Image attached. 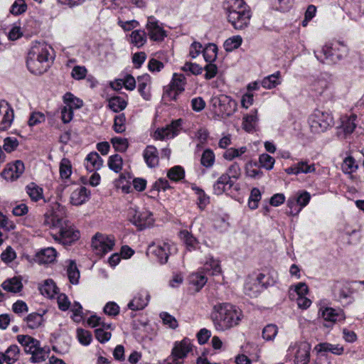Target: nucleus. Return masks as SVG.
I'll return each instance as SVG.
<instances>
[{
	"label": "nucleus",
	"mask_w": 364,
	"mask_h": 364,
	"mask_svg": "<svg viewBox=\"0 0 364 364\" xmlns=\"http://www.w3.org/2000/svg\"><path fill=\"white\" fill-rule=\"evenodd\" d=\"M55 210H51L45 215L44 224L52 228L59 229V235H53L55 240H59L64 245H70L77 240L80 232L64 219V208L57 205Z\"/></svg>",
	"instance_id": "f257e3e1"
},
{
	"label": "nucleus",
	"mask_w": 364,
	"mask_h": 364,
	"mask_svg": "<svg viewBox=\"0 0 364 364\" xmlns=\"http://www.w3.org/2000/svg\"><path fill=\"white\" fill-rule=\"evenodd\" d=\"M242 311L230 303H220L213 306L211 319L217 331H223L239 324Z\"/></svg>",
	"instance_id": "f03ea898"
},
{
	"label": "nucleus",
	"mask_w": 364,
	"mask_h": 364,
	"mask_svg": "<svg viewBox=\"0 0 364 364\" xmlns=\"http://www.w3.org/2000/svg\"><path fill=\"white\" fill-rule=\"evenodd\" d=\"M53 48L46 43L36 42L30 48L26 59L28 70L35 75H41L50 66Z\"/></svg>",
	"instance_id": "7ed1b4c3"
},
{
	"label": "nucleus",
	"mask_w": 364,
	"mask_h": 364,
	"mask_svg": "<svg viewBox=\"0 0 364 364\" xmlns=\"http://www.w3.org/2000/svg\"><path fill=\"white\" fill-rule=\"evenodd\" d=\"M243 4V0H235L228 11V21L235 29H242L250 22V11Z\"/></svg>",
	"instance_id": "20e7f679"
},
{
	"label": "nucleus",
	"mask_w": 364,
	"mask_h": 364,
	"mask_svg": "<svg viewBox=\"0 0 364 364\" xmlns=\"http://www.w3.org/2000/svg\"><path fill=\"white\" fill-rule=\"evenodd\" d=\"M311 132L314 134H321L333 125L332 115L326 111L316 109L309 117Z\"/></svg>",
	"instance_id": "39448f33"
},
{
	"label": "nucleus",
	"mask_w": 364,
	"mask_h": 364,
	"mask_svg": "<svg viewBox=\"0 0 364 364\" xmlns=\"http://www.w3.org/2000/svg\"><path fill=\"white\" fill-rule=\"evenodd\" d=\"M338 45L342 47V53H335L333 44L327 43L320 50L314 51L316 58L322 63L331 65L337 63L348 53V48L344 43H339Z\"/></svg>",
	"instance_id": "423d86ee"
},
{
	"label": "nucleus",
	"mask_w": 364,
	"mask_h": 364,
	"mask_svg": "<svg viewBox=\"0 0 364 364\" xmlns=\"http://www.w3.org/2000/svg\"><path fill=\"white\" fill-rule=\"evenodd\" d=\"M211 104L215 112L222 117L232 115L237 109V102L225 95L214 96L211 98Z\"/></svg>",
	"instance_id": "0eeeda50"
},
{
	"label": "nucleus",
	"mask_w": 364,
	"mask_h": 364,
	"mask_svg": "<svg viewBox=\"0 0 364 364\" xmlns=\"http://www.w3.org/2000/svg\"><path fill=\"white\" fill-rule=\"evenodd\" d=\"M127 218L140 230L151 226L154 222L151 212L147 210H139L136 205H130L128 208Z\"/></svg>",
	"instance_id": "6e6552de"
},
{
	"label": "nucleus",
	"mask_w": 364,
	"mask_h": 364,
	"mask_svg": "<svg viewBox=\"0 0 364 364\" xmlns=\"http://www.w3.org/2000/svg\"><path fill=\"white\" fill-rule=\"evenodd\" d=\"M311 344L307 341H295L288 348L289 355H293L294 364H309L310 361Z\"/></svg>",
	"instance_id": "1a4fd4ad"
},
{
	"label": "nucleus",
	"mask_w": 364,
	"mask_h": 364,
	"mask_svg": "<svg viewBox=\"0 0 364 364\" xmlns=\"http://www.w3.org/2000/svg\"><path fill=\"white\" fill-rule=\"evenodd\" d=\"M192 350V344L188 338H183L181 341L176 342L172 349L171 355L168 358L169 364H179V360L186 357Z\"/></svg>",
	"instance_id": "9d476101"
},
{
	"label": "nucleus",
	"mask_w": 364,
	"mask_h": 364,
	"mask_svg": "<svg viewBox=\"0 0 364 364\" xmlns=\"http://www.w3.org/2000/svg\"><path fill=\"white\" fill-rule=\"evenodd\" d=\"M114 245L112 237L97 233L92 240V246L97 255H103L111 251Z\"/></svg>",
	"instance_id": "9b49d317"
},
{
	"label": "nucleus",
	"mask_w": 364,
	"mask_h": 364,
	"mask_svg": "<svg viewBox=\"0 0 364 364\" xmlns=\"http://www.w3.org/2000/svg\"><path fill=\"white\" fill-rule=\"evenodd\" d=\"M146 253L155 257L161 264H164L168 261L170 244L168 242H159L157 245L152 243L149 245Z\"/></svg>",
	"instance_id": "f8f14e48"
},
{
	"label": "nucleus",
	"mask_w": 364,
	"mask_h": 364,
	"mask_svg": "<svg viewBox=\"0 0 364 364\" xmlns=\"http://www.w3.org/2000/svg\"><path fill=\"white\" fill-rule=\"evenodd\" d=\"M181 126V119L173 121L171 124L166 125V127L158 128L154 132V137L155 139L158 140L173 138L179 133Z\"/></svg>",
	"instance_id": "ddd939ff"
},
{
	"label": "nucleus",
	"mask_w": 364,
	"mask_h": 364,
	"mask_svg": "<svg viewBox=\"0 0 364 364\" xmlns=\"http://www.w3.org/2000/svg\"><path fill=\"white\" fill-rule=\"evenodd\" d=\"M14 118V113L11 105L5 100L0 101V131L9 129Z\"/></svg>",
	"instance_id": "4468645a"
},
{
	"label": "nucleus",
	"mask_w": 364,
	"mask_h": 364,
	"mask_svg": "<svg viewBox=\"0 0 364 364\" xmlns=\"http://www.w3.org/2000/svg\"><path fill=\"white\" fill-rule=\"evenodd\" d=\"M146 29L149 38L153 41H162L165 37V31L159 25V22L153 16L148 18Z\"/></svg>",
	"instance_id": "2eb2a0df"
},
{
	"label": "nucleus",
	"mask_w": 364,
	"mask_h": 364,
	"mask_svg": "<svg viewBox=\"0 0 364 364\" xmlns=\"http://www.w3.org/2000/svg\"><path fill=\"white\" fill-rule=\"evenodd\" d=\"M24 164L21 161H16L14 164H9L2 171V176L6 180H15L20 177L24 171Z\"/></svg>",
	"instance_id": "dca6fc26"
},
{
	"label": "nucleus",
	"mask_w": 364,
	"mask_h": 364,
	"mask_svg": "<svg viewBox=\"0 0 364 364\" xmlns=\"http://www.w3.org/2000/svg\"><path fill=\"white\" fill-rule=\"evenodd\" d=\"M17 341L24 347L25 352L31 354V356L33 353L36 352L37 349L41 348L40 342L28 335H18Z\"/></svg>",
	"instance_id": "f3484780"
},
{
	"label": "nucleus",
	"mask_w": 364,
	"mask_h": 364,
	"mask_svg": "<svg viewBox=\"0 0 364 364\" xmlns=\"http://www.w3.org/2000/svg\"><path fill=\"white\" fill-rule=\"evenodd\" d=\"M321 316L325 321L329 323H335L336 321H344L346 315L342 309H335L330 307H326L322 310Z\"/></svg>",
	"instance_id": "a211bd4d"
},
{
	"label": "nucleus",
	"mask_w": 364,
	"mask_h": 364,
	"mask_svg": "<svg viewBox=\"0 0 364 364\" xmlns=\"http://www.w3.org/2000/svg\"><path fill=\"white\" fill-rule=\"evenodd\" d=\"M89 194L85 187L80 186L71 193L70 203L74 205H80L87 200Z\"/></svg>",
	"instance_id": "6ab92c4d"
},
{
	"label": "nucleus",
	"mask_w": 364,
	"mask_h": 364,
	"mask_svg": "<svg viewBox=\"0 0 364 364\" xmlns=\"http://www.w3.org/2000/svg\"><path fill=\"white\" fill-rule=\"evenodd\" d=\"M149 300V294L147 292H139L128 304V308L132 311H139L144 309Z\"/></svg>",
	"instance_id": "aec40b11"
},
{
	"label": "nucleus",
	"mask_w": 364,
	"mask_h": 364,
	"mask_svg": "<svg viewBox=\"0 0 364 364\" xmlns=\"http://www.w3.org/2000/svg\"><path fill=\"white\" fill-rule=\"evenodd\" d=\"M103 160L97 152L90 153L85 158V166L86 169L92 172L100 169Z\"/></svg>",
	"instance_id": "412c9836"
},
{
	"label": "nucleus",
	"mask_w": 364,
	"mask_h": 364,
	"mask_svg": "<svg viewBox=\"0 0 364 364\" xmlns=\"http://www.w3.org/2000/svg\"><path fill=\"white\" fill-rule=\"evenodd\" d=\"M144 159L147 166L154 168L159 164V153L156 148L149 145L146 147L143 153Z\"/></svg>",
	"instance_id": "4be33fe9"
},
{
	"label": "nucleus",
	"mask_w": 364,
	"mask_h": 364,
	"mask_svg": "<svg viewBox=\"0 0 364 364\" xmlns=\"http://www.w3.org/2000/svg\"><path fill=\"white\" fill-rule=\"evenodd\" d=\"M234 185V182L230 180L229 176L223 173L215 181L213 185V191L216 195H221L228 188H231Z\"/></svg>",
	"instance_id": "5701e85b"
},
{
	"label": "nucleus",
	"mask_w": 364,
	"mask_h": 364,
	"mask_svg": "<svg viewBox=\"0 0 364 364\" xmlns=\"http://www.w3.org/2000/svg\"><path fill=\"white\" fill-rule=\"evenodd\" d=\"M138 80V90L141 97L145 100H149L151 98V93L149 89L147 87L150 83L151 78L147 74L139 76Z\"/></svg>",
	"instance_id": "b1692460"
},
{
	"label": "nucleus",
	"mask_w": 364,
	"mask_h": 364,
	"mask_svg": "<svg viewBox=\"0 0 364 364\" xmlns=\"http://www.w3.org/2000/svg\"><path fill=\"white\" fill-rule=\"evenodd\" d=\"M56 251L53 247H48L37 253L36 259L41 264H48L55 261Z\"/></svg>",
	"instance_id": "393cba45"
},
{
	"label": "nucleus",
	"mask_w": 364,
	"mask_h": 364,
	"mask_svg": "<svg viewBox=\"0 0 364 364\" xmlns=\"http://www.w3.org/2000/svg\"><path fill=\"white\" fill-rule=\"evenodd\" d=\"M318 353L331 352L335 355H341L343 353V347L339 344L333 345L329 343H321L314 348Z\"/></svg>",
	"instance_id": "a878e982"
},
{
	"label": "nucleus",
	"mask_w": 364,
	"mask_h": 364,
	"mask_svg": "<svg viewBox=\"0 0 364 364\" xmlns=\"http://www.w3.org/2000/svg\"><path fill=\"white\" fill-rule=\"evenodd\" d=\"M2 288L9 292L17 293L21 291L23 284L18 277H13L4 281L1 284Z\"/></svg>",
	"instance_id": "bb28decb"
},
{
	"label": "nucleus",
	"mask_w": 364,
	"mask_h": 364,
	"mask_svg": "<svg viewBox=\"0 0 364 364\" xmlns=\"http://www.w3.org/2000/svg\"><path fill=\"white\" fill-rule=\"evenodd\" d=\"M46 313L43 311V314L31 313L25 317L24 321H26L27 326L31 329H35L40 327L43 321V314Z\"/></svg>",
	"instance_id": "cd10ccee"
},
{
	"label": "nucleus",
	"mask_w": 364,
	"mask_h": 364,
	"mask_svg": "<svg viewBox=\"0 0 364 364\" xmlns=\"http://www.w3.org/2000/svg\"><path fill=\"white\" fill-rule=\"evenodd\" d=\"M281 73L277 71L274 74L269 75L262 79V86L265 89H272L281 84Z\"/></svg>",
	"instance_id": "c85d7f7f"
},
{
	"label": "nucleus",
	"mask_w": 364,
	"mask_h": 364,
	"mask_svg": "<svg viewBox=\"0 0 364 364\" xmlns=\"http://www.w3.org/2000/svg\"><path fill=\"white\" fill-rule=\"evenodd\" d=\"M357 116L354 114L350 116H345L342 119L341 129L346 134H350L356 127Z\"/></svg>",
	"instance_id": "c756f323"
},
{
	"label": "nucleus",
	"mask_w": 364,
	"mask_h": 364,
	"mask_svg": "<svg viewBox=\"0 0 364 364\" xmlns=\"http://www.w3.org/2000/svg\"><path fill=\"white\" fill-rule=\"evenodd\" d=\"M57 287L52 279H46L44 283L39 287L41 293L47 296L52 298L57 294Z\"/></svg>",
	"instance_id": "7c9ffc66"
},
{
	"label": "nucleus",
	"mask_w": 364,
	"mask_h": 364,
	"mask_svg": "<svg viewBox=\"0 0 364 364\" xmlns=\"http://www.w3.org/2000/svg\"><path fill=\"white\" fill-rule=\"evenodd\" d=\"M4 355L6 359V363L13 364L19 358L20 348L16 344L11 345L4 353Z\"/></svg>",
	"instance_id": "2f4dec72"
},
{
	"label": "nucleus",
	"mask_w": 364,
	"mask_h": 364,
	"mask_svg": "<svg viewBox=\"0 0 364 364\" xmlns=\"http://www.w3.org/2000/svg\"><path fill=\"white\" fill-rule=\"evenodd\" d=\"M146 42V34L141 30H135L130 34V43L136 48L142 47Z\"/></svg>",
	"instance_id": "473e14b6"
},
{
	"label": "nucleus",
	"mask_w": 364,
	"mask_h": 364,
	"mask_svg": "<svg viewBox=\"0 0 364 364\" xmlns=\"http://www.w3.org/2000/svg\"><path fill=\"white\" fill-rule=\"evenodd\" d=\"M26 190L32 201L37 202L43 198V188L34 183L28 184Z\"/></svg>",
	"instance_id": "72a5a7b5"
},
{
	"label": "nucleus",
	"mask_w": 364,
	"mask_h": 364,
	"mask_svg": "<svg viewBox=\"0 0 364 364\" xmlns=\"http://www.w3.org/2000/svg\"><path fill=\"white\" fill-rule=\"evenodd\" d=\"M257 122V111H252L250 114L246 115L243 118V129L247 132H252L255 130V125Z\"/></svg>",
	"instance_id": "f704fd0d"
},
{
	"label": "nucleus",
	"mask_w": 364,
	"mask_h": 364,
	"mask_svg": "<svg viewBox=\"0 0 364 364\" xmlns=\"http://www.w3.org/2000/svg\"><path fill=\"white\" fill-rule=\"evenodd\" d=\"M67 274L70 283L73 284H77L78 283L80 272L75 262L73 260L69 261V264L67 267Z\"/></svg>",
	"instance_id": "c9c22d12"
},
{
	"label": "nucleus",
	"mask_w": 364,
	"mask_h": 364,
	"mask_svg": "<svg viewBox=\"0 0 364 364\" xmlns=\"http://www.w3.org/2000/svg\"><path fill=\"white\" fill-rule=\"evenodd\" d=\"M127 102L122 97H113L109 100V107L114 112H119L126 108Z\"/></svg>",
	"instance_id": "e433bc0d"
},
{
	"label": "nucleus",
	"mask_w": 364,
	"mask_h": 364,
	"mask_svg": "<svg viewBox=\"0 0 364 364\" xmlns=\"http://www.w3.org/2000/svg\"><path fill=\"white\" fill-rule=\"evenodd\" d=\"M218 48L214 43L208 44L203 49V55L206 62L212 63L217 58Z\"/></svg>",
	"instance_id": "4c0bfd02"
},
{
	"label": "nucleus",
	"mask_w": 364,
	"mask_h": 364,
	"mask_svg": "<svg viewBox=\"0 0 364 364\" xmlns=\"http://www.w3.org/2000/svg\"><path fill=\"white\" fill-rule=\"evenodd\" d=\"M186 83V77L183 74L175 73L173 75L170 87L179 92H182L184 90V86Z\"/></svg>",
	"instance_id": "58836bf2"
},
{
	"label": "nucleus",
	"mask_w": 364,
	"mask_h": 364,
	"mask_svg": "<svg viewBox=\"0 0 364 364\" xmlns=\"http://www.w3.org/2000/svg\"><path fill=\"white\" fill-rule=\"evenodd\" d=\"M189 281L196 290L199 291L206 284L207 278L201 273H194L190 276Z\"/></svg>",
	"instance_id": "ea45409f"
},
{
	"label": "nucleus",
	"mask_w": 364,
	"mask_h": 364,
	"mask_svg": "<svg viewBox=\"0 0 364 364\" xmlns=\"http://www.w3.org/2000/svg\"><path fill=\"white\" fill-rule=\"evenodd\" d=\"M49 353V348L41 347L37 349L36 353H33V355L30 358V361L34 363L43 362L48 358Z\"/></svg>",
	"instance_id": "a19ab883"
},
{
	"label": "nucleus",
	"mask_w": 364,
	"mask_h": 364,
	"mask_svg": "<svg viewBox=\"0 0 364 364\" xmlns=\"http://www.w3.org/2000/svg\"><path fill=\"white\" fill-rule=\"evenodd\" d=\"M113 129L117 133H123L126 130V117L124 113L114 117Z\"/></svg>",
	"instance_id": "79ce46f5"
},
{
	"label": "nucleus",
	"mask_w": 364,
	"mask_h": 364,
	"mask_svg": "<svg viewBox=\"0 0 364 364\" xmlns=\"http://www.w3.org/2000/svg\"><path fill=\"white\" fill-rule=\"evenodd\" d=\"M328 87V82L323 78L315 80L311 84V90L318 95H321Z\"/></svg>",
	"instance_id": "37998d69"
},
{
	"label": "nucleus",
	"mask_w": 364,
	"mask_h": 364,
	"mask_svg": "<svg viewBox=\"0 0 364 364\" xmlns=\"http://www.w3.org/2000/svg\"><path fill=\"white\" fill-rule=\"evenodd\" d=\"M200 163L206 168H210L213 166L215 163V154L211 149H207L203 151L201 156Z\"/></svg>",
	"instance_id": "c03bdc74"
},
{
	"label": "nucleus",
	"mask_w": 364,
	"mask_h": 364,
	"mask_svg": "<svg viewBox=\"0 0 364 364\" xmlns=\"http://www.w3.org/2000/svg\"><path fill=\"white\" fill-rule=\"evenodd\" d=\"M262 195L260 191L257 188H253L251 191L248 200V205L250 209L255 210L258 207V203L261 200Z\"/></svg>",
	"instance_id": "a18cd8bd"
},
{
	"label": "nucleus",
	"mask_w": 364,
	"mask_h": 364,
	"mask_svg": "<svg viewBox=\"0 0 364 364\" xmlns=\"http://www.w3.org/2000/svg\"><path fill=\"white\" fill-rule=\"evenodd\" d=\"M242 41V39L240 36H232L225 41L224 48L228 52L232 51L240 46Z\"/></svg>",
	"instance_id": "49530a36"
},
{
	"label": "nucleus",
	"mask_w": 364,
	"mask_h": 364,
	"mask_svg": "<svg viewBox=\"0 0 364 364\" xmlns=\"http://www.w3.org/2000/svg\"><path fill=\"white\" fill-rule=\"evenodd\" d=\"M109 168L116 173H119L122 168V158L119 154L109 156L108 160Z\"/></svg>",
	"instance_id": "de8ad7c7"
},
{
	"label": "nucleus",
	"mask_w": 364,
	"mask_h": 364,
	"mask_svg": "<svg viewBox=\"0 0 364 364\" xmlns=\"http://www.w3.org/2000/svg\"><path fill=\"white\" fill-rule=\"evenodd\" d=\"M72 173V166L70 161L66 159L63 158L60 163V177L63 179L68 178Z\"/></svg>",
	"instance_id": "09e8293b"
},
{
	"label": "nucleus",
	"mask_w": 364,
	"mask_h": 364,
	"mask_svg": "<svg viewBox=\"0 0 364 364\" xmlns=\"http://www.w3.org/2000/svg\"><path fill=\"white\" fill-rule=\"evenodd\" d=\"M193 189L195 191L198 197L197 200L198 207L200 209L203 210L210 202L209 197L205 193L203 190L198 187L193 188Z\"/></svg>",
	"instance_id": "8fccbe9b"
},
{
	"label": "nucleus",
	"mask_w": 364,
	"mask_h": 364,
	"mask_svg": "<svg viewBox=\"0 0 364 364\" xmlns=\"http://www.w3.org/2000/svg\"><path fill=\"white\" fill-rule=\"evenodd\" d=\"M204 269L207 272H210L212 275H217L220 273V266L219 262L210 257L204 264Z\"/></svg>",
	"instance_id": "3c124183"
},
{
	"label": "nucleus",
	"mask_w": 364,
	"mask_h": 364,
	"mask_svg": "<svg viewBox=\"0 0 364 364\" xmlns=\"http://www.w3.org/2000/svg\"><path fill=\"white\" fill-rule=\"evenodd\" d=\"M180 236L189 250L196 248L198 242L190 232H188L187 230L181 231L180 232Z\"/></svg>",
	"instance_id": "603ef678"
},
{
	"label": "nucleus",
	"mask_w": 364,
	"mask_h": 364,
	"mask_svg": "<svg viewBox=\"0 0 364 364\" xmlns=\"http://www.w3.org/2000/svg\"><path fill=\"white\" fill-rule=\"evenodd\" d=\"M184 170L181 166H176L170 168L167 173L168 178L173 181H178L184 177Z\"/></svg>",
	"instance_id": "864d4df0"
},
{
	"label": "nucleus",
	"mask_w": 364,
	"mask_h": 364,
	"mask_svg": "<svg viewBox=\"0 0 364 364\" xmlns=\"http://www.w3.org/2000/svg\"><path fill=\"white\" fill-rule=\"evenodd\" d=\"M341 168L344 173H351L358 169V165L352 156H348L343 160Z\"/></svg>",
	"instance_id": "5fc2aeb1"
},
{
	"label": "nucleus",
	"mask_w": 364,
	"mask_h": 364,
	"mask_svg": "<svg viewBox=\"0 0 364 364\" xmlns=\"http://www.w3.org/2000/svg\"><path fill=\"white\" fill-rule=\"evenodd\" d=\"M278 333V328L274 324L267 325L262 331V337L266 341L273 340Z\"/></svg>",
	"instance_id": "6e6d98bb"
},
{
	"label": "nucleus",
	"mask_w": 364,
	"mask_h": 364,
	"mask_svg": "<svg viewBox=\"0 0 364 364\" xmlns=\"http://www.w3.org/2000/svg\"><path fill=\"white\" fill-rule=\"evenodd\" d=\"M111 142L114 149L117 151L124 152L128 148L129 144L127 139L114 137L112 139Z\"/></svg>",
	"instance_id": "4d7b16f0"
},
{
	"label": "nucleus",
	"mask_w": 364,
	"mask_h": 364,
	"mask_svg": "<svg viewBox=\"0 0 364 364\" xmlns=\"http://www.w3.org/2000/svg\"><path fill=\"white\" fill-rule=\"evenodd\" d=\"M296 164L298 169V174L314 173L316 171L314 164H309L307 161H301Z\"/></svg>",
	"instance_id": "13d9d810"
},
{
	"label": "nucleus",
	"mask_w": 364,
	"mask_h": 364,
	"mask_svg": "<svg viewBox=\"0 0 364 364\" xmlns=\"http://www.w3.org/2000/svg\"><path fill=\"white\" fill-rule=\"evenodd\" d=\"M27 5L24 0H16L12 4L10 13L14 15H20L26 11Z\"/></svg>",
	"instance_id": "bf43d9fd"
},
{
	"label": "nucleus",
	"mask_w": 364,
	"mask_h": 364,
	"mask_svg": "<svg viewBox=\"0 0 364 364\" xmlns=\"http://www.w3.org/2000/svg\"><path fill=\"white\" fill-rule=\"evenodd\" d=\"M61 119L64 123L70 122L73 117V105L66 104L60 109Z\"/></svg>",
	"instance_id": "052dcab7"
},
{
	"label": "nucleus",
	"mask_w": 364,
	"mask_h": 364,
	"mask_svg": "<svg viewBox=\"0 0 364 364\" xmlns=\"http://www.w3.org/2000/svg\"><path fill=\"white\" fill-rule=\"evenodd\" d=\"M77 336L79 342L84 346L89 345L92 341L90 332L82 328L77 329Z\"/></svg>",
	"instance_id": "680f3d73"
},
{
	"label": "nucleus",
	"mask_w": 364,
	"mask_h": 364,
	"mask_svg": "<svg viewBox=\"0 0 364 364\" xmlns=\"http://www.w3.org/2000/svg\"><path fill=\"white\" fill-rule=\"evenodd\" d=\"M159 316L161 320L163 321L164 325H166L173 329H175L178 327L177 320L175 318V317H173L168 313L161 312Z\"/></svg>",
	"instance_id": "e2e57ef3"
},
{
	"label": "nucleus",
	"mask_w": 364,
	"mask_h": 364,
	"mask_svg": "<svg viewBox=\"0 0 364 364\" xmlns=\"http://www.w3.org/2000/svg\"><path fill=\"white\" fill-rule=\"evenodd\" d=\"M259 161L261 166L267 170L273 168L275 160L274 159L267 154H262L259 156Z\"/></svg>",
	"instance_id": "0e129e2a"
},
{
	"label": "nucleus",
	"mask_w": 364,
	"mask_h": 364,
	"mask_svg": "<svg viewBox=\"0 0 364 364\" xmlns=\"http://www.w3.org/2000/svg\"><path fill=\"white\" fill-rule=\"evenodd\" d=\"M260 289L267 288V287L273 284L274 282L272 279L269 281V277L263 273L257 274L256 279L253 281Z\"/></svg>",
	"instance_id": "69168bd1"
},
{
	"label": "nucleus",
	"mask_w": 364,
	"mask_h": 364,
	"mask_svg": "<svg viewBox=\"0 0 364 364\" xmlns=\"http://www.w3.org/2000/svg\"><path fill=\"white\" fill-rule=\"evenodd\" d=\"M224 174L229 176L230 180H232V178L238 179L241 175V169L239 164L237 163L232 164Z\"/></svg>",
	"instance_id": "338daca9"
},
{
	"label": "nucleus",
	"mask_w": 364,
	"mask_h": 364,
	"mask_svg": "<svg viewBox=\"0 0 364 364\" xmlns=\"http://www.w3.org/2000/svg\"><path fill=\"white\" fill-rule=\"evenodd\" d=\"M18 146V141L14 137H6L4 140L3 147L6 152L14 151Z\"/></svg>",
	"instance_id": "774afa93"
}]
</instances>
